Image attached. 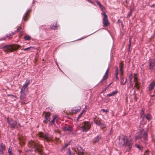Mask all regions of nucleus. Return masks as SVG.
Segmentation results:
<instances>
[{
  "mask_svg": "<svg viewBox=\"0 0 155 155\" xmlns=\"http://www.w3.org/2000/svg\"><path fill=\"white\" fill-rule=\"evenodd\" d=\"M12 148L10 147H9L8 149V153H9V155H12Z\"/></svg>",
  "mask_w": 155,
  "mask_h": 155,
  "instance_id": "obj_29",
  "label": "nucleus"
},
{
  "mask_svg": "<svg viewBox=\"0 0 155 155\" xmlns=\"http://www.w3.org/2000/svg\"><path fill=\"white\" fill-rule=\"evenodd\" d=\"M123 66L124 64L123 63L121 62L120 63V70L121 74H123Z\"/></svg>",
  "mask_w": 155,
  "mask_h": 155,
  "instance_id": "obj_20",
  "label": "nucleus"
},
{
  "mask_svg": "<svg viewBox=\"0 0 155 155\" xmlns=\"http://www.w3.org/2000/svg\"><path fill=\"white\" fill-rule=\"evenodd\" d=\"M112 84V83H110L108 85V87L109 86H110V85L111 84Z\"/></svg>",
  "mask_w": 155,
  "mask_h": 155,
  "instance_id": "obj_49",
  "label": "nucleus"
},
{
  "mask_svg": "<svg viewBox=\"0 0 155 155\" xmlns=\"http://www.w3.org/2000/svg\"><path fill=\"white\" fill-rule=\"evenodd\" d=\"M108 69H107L106 70V72L105 74L102 79V81H104L105 80H107L108 77Z\"/></svg>",
  "mask_w": 155,
  "mask_h": 155,
  "instance_id": "obj_15",
  "label": "nucleus"
},
{
  "mask_svg": "<svg viewBox=\"0 0 155 155\" xmlns=\"http://www.w3.org/2000/svg\"><path fill=\"white\" fill-rule=\"evenodd\" d=\"M91 127V124L88 121H84L83 122V125L78 126L79 129L83 132H86L90 129Z\"/></svg>",
  "mask_w": 155,
  "mask_h": 155,
  "instance_id": "obj_2",
  "label": "nucleus"
},
{
  "mask_svg": "<svg viewBox=\"0 0 155 155\" xmlns=\"http://www.w3.org/2000/svg\"><path fill=\"white\" fill-rule=\"evenodd\" d=\"M149 68L151 70H153L155 68V61L153 60H149Z\"/></svg>",
  "mask_w": 155,
  "mask_h": 155,
  "instance_id": "obj_7",
  "label": "nucleus"
},
{
  "mask_svg": "<svg viewBox=\"0 0 155 155\" xmlns=\"http://www.w3.org/2000/svg\"><path fill=\"white\" fill-rule=\"evenodd\" d=\"M121 145H125L130 148L132 147V144L128 140L127 137L124 136L123 138L121 139Z\"/></svg>",
  "mask_w": 155,
  "mask_h": 155,
  "instance_id": "obj_3",
  "label": "nucleus"
},
{
  "mask_svg": "<svg viewBox=\"0 0 155 155\" xmlns=\"http://www.w3.org/2000/svg\"><path fill=\"white\" fill-rule=\"evenodd\" d=\"M20 47V46L18 45H8L2 47L3 51L6 52H12L14 51L17 50Z\"/></svg>",
  "mask_w": 155,
  "mask_h": 155,
  "instance_id": "obj_1",
  "label": "nucleus"
},
{
  "mask_svg": "<svg viewBox=\"0 0 155 155\" xmlns=\"http://www.w3.org/2000/svg\"><path fill=\"white\" fill-rule=\"evenodd\" d=\"M147 132H145L143 135V137L145 140H147Z\"/></svg>",
  "mask_w": 155,
  "mask_h": 155,
  "instance_id": "obj_31",
  "label": "nucleus"
},
{
  "mask_svg": "<svg viewBox=\"0 0 155 155\" xmlns=\"http://www.w3.org/2000/svg\"><path fill=\"white\" fill-rule=\"evenodd\" d=\"M8 96H14V97H16V96H13V95H8Z\"/></svg>",
  "mask_w": 155,
  "mask_h": 155,
  "instance_id": "obj_46",
  "label": "nucleus"
},
{
  "mask_svg": "<svg viewBox=\"0 0 155 155\" xmlns=\"http://www.w3.org/2000/svg\"><path fill=\"white\" fill-rule=\"evenodd\" d=\"M104 18L103 19V23L104 27H106L109 25L110 23L107 19V16L104 12H103Z\"/></svg>",
  "mask_w": 155,
  "mask_h": 155,
  "instance_id": "obj_4",
  "label": "nucleus"
},
{
  "mask_svg": "<svg viewBox=\"0 0 155 155\" xmlns=\"http://www.w3.org/2000/svg\"><path fill=\"white\" fill-rule=\"evenodd\" d=\"M106 88H105L104 90V91H105L106 90Z\"/></svg>",
  "mask_w": 155,
  "mask_h": 155,
  "instance_id": "obj_52",
  "label": "nucleus"
},
{
  "mask_svg": "<svg viewBox=\"0 0 155 155\" xmlns=\"http://www.w3.org/2000/svg\"><path fill=\"white\" fill-rule=\"evenodd\" d=\"M67 153L68 155H74V151L73 148H69Z\"/></svg>",
  "mask_w": 155,
  "mask_h": 155,
  "instance_id": "obj_14",
  "label": "nucleus"
},
{
  "mask_svg": "<svg viewBox=\"0 0 155 155\" xmlns=\"http://www.w3.org/2000/svg\"><path fill=\"white\" fill-rule=\"evenodd\" d=\"M68 144H69V143H67V144H66L65 145V147H64V148H65V147H67L68 145ZM63 148H64V147H63Z\"/></svg>",
  "mask_w": 155,
  "mask_h": 155,
  "instance_id": "obj_42",
  "label": "nucleus"
},
{
  "mask_svg": "<svg viewBox=\"0 0 155 155\" xmlns=\"http://www.w3.org/2000/svg\"><path fill=\"white\" fill-rule=\"evenodd\" d=\"M29 16V14L28 12L26 13L23 17V19L25 21H26L28 20V18Z\"/></svg>",
  "mask_w": 155,
  "mask_h": 155,
  "instance_id": "obj_23",
  "label": "nucleus"
},
{
  "mask_svg": "<svg viewBox=\"0 0 155 155\" xmlns=\"http://www.w3.org/2000/svg\"><path fill=\"white\" fill-rule=\"evenodd\" d=\"M155 85V83L154 81L151 83L148 86L149 91H151L153 89Z\"/></svg>",
  "mask_w": 155,
  "mask_h": 155,
  "instance_id": "obj_17",
  "label": "nucleus"
},
{
  "mask_svg": "<svg viewBox=\"0 0 155 155\" xmlns=\"http://www.w3.org/2000/svg\"><path fill=\"white\" fill-rule=\"evenodd\" d=\"M30 83V81H27L25 84L23 85L22 88L21 89V94L22 92L24 91V90L28 86Z\"/></svg>",
  "mask_w": 155,
  "mask_h": 155,
  "instance_id": "obj_12",
  "label": "nucleus"
},
{
  "mask_svg": "<svg viewBox=\"0 0 155 155\" xmlns=\"http://www.w3.org/2000/svg\"><path fill=\"white\" fill-rule=\"evenodd\" d=\"M131 43H129V47L130 48V46H131Z\"/></svg>",
  "mask_w": 155,
  "mask_h": 155,
  "instance_id": "obj_43",
  "label": "nucleus"
},
{
  "mask_svg": "<svg viewBox=\"0 0 155 155\" xmlns=\"http://www.w3.org/2000/svg\"><path fill=\"white\" fill-rule=\"evenodd\" d=\"M144 116L148 120H150L152 118V116L151 115L149 114L145 115Z\"/></svg>",
  "mask_w": 155,
  "mask_h": 155,
  "instance_id": "obj_21",
  "label": "nucleus"
},
{
  "mask_svg": "<svg viewBox=\"0 0 155 155\" xmlns=\"http://www.w3.org/2000/svg\"><path fill=\"white\" fill-rule=\"evenodd\" d=\"M53 119L49 123V124L50 125H52L54 124L55 120L58 118V116L56 115H54L53 116Z\"/></svg>",
  "mask_w": 155,
  "mask_h": 155,
  "instance_id": "obj_16",
  "label": "nucleus"
},
{
  "mask_svg": "<svg viewBox=\"0 0 155 155\" xmlns=\"http://www.w3.org/2000/svg\"><path fill=\"white\" fill-rule=\"evenodd\" d=\"M115 75V77H116V80H118V72H116Z\"/></svg>",
  "mask_w": 155,
  "mask_h": 155,
  "instance_id": "obj_37",
  "label": "nucleus"
},
{
  "mask_svg": "<svg viewBox=\"0 0 155 155\" xmlns=\"http://www.w3.org/2000/svg\"><path fill=\"white\" fill-rule=\"evenodd\" d=\"M84 110H83L81 112V113L78 116V118H77V120L78 121L79 119V118L81 117H82L83 114V113L84 112Z\"/></svg>",
  "mask_w": 155,
  "mask_h": 155,
  "instance_id": "obj_25",
  "label": "nucleus"
},
{
  "mask_svg": "<svg viewBox=\"0 0 155 155\" xmlns=\"http://www.w3.org/2000/svg\"><path fill=\"white\" fill-rule=\"evenodd\" d=\"M96 124L99 126H101V125H103V128H105V124L101 123L100 122H96Z\"/></svg>",
  "mask_w": 155,
  "mask_h": 155,
  "instance_id": "obj_28",
  "label": "nucleus"
},
{
  "mask_svg": "<svg viewBox=\"0 0 155 155\" xmlns=\"http://www.w3.org/2000/svg\"><path fill=\"white\" fill-rule=\"evenodd\" d=\"M129 43H131V41L129 40Z\"/></svg>",
  "mask_w": 155,
  "mask_h": 155,
  "instance_id": "obj_48",
  "label": "nucleus"
},
{
  "mask_svg": "<svg viewBox=\"0 0 155 155\" xmlns=\"http://www.w3.org/2000/svg\"><path fill=\"white\" fill-rule=\"evenodd\" d=\"M87 1H88L89 2H91V1L90 0H87Z\"/></svg>",
  "mask_w": 155,
  "mask_h": 155,
  "instance_id": "obj_47",
  "label": "nucleus"
},
{
  "mask_svg": "<svg viewBox=\"0 0 155 155\" xmlns=\"http://www.w3.org/2000/svg\"><path fill=\"white\" fill-rule=\"evenodd\" d=\"M44 134L43 133L41 132L39 133L38 135V136L39 137L42 138H44Z\"/></svg>",
  "mask_w": 155,
  "mask_h": 155,
  "instance_id": "obj_30",
  "label": "nucleus"
},
{
  "mask_svg": "<svg viewBox=\"0 0 155 155\" xmlns=\"http://www.w3.org/2000/svg\"><path fill=\"white\" fill-rule=\"evenodd\" d=\"M131 38H129V40L131 41Z\"/></svg>",
  "mask_w": 155,
  "mask_h": 155,
  "instance_id": "obj_51",
  "label": "nucleus"
},
{
  "mask_svg": "<svg viewBox=\"0 0 155 155\" xmlns=\"http://www.w3.org/2000/svg\"><path fill=\"white\" fill-rule=\"evenodd\" d=\"M151 96H155V94L154 95H151Z\"/></svg>",
  "mask_w": 155,
  "mask_h": 155,
  "instance_id": "obj_53",
  "label": "nucleus"
},
{
  "mask_svg": "<svg viewBox=\"0 0 155 155\" xmlns=\"http://www.w3.org/2000/svg\"><path fill=\"white\" fill-rule=\"evenodd\" d=\"M96 3H97L99 5V6H101L102 7H103V8H104V6H103L102 5H101V4H100V2L99 1H97L96 2Z\"/></svg>",
  "mask_w": 155,
  "mask_h": 155,
  "instance_id": "obj_36",
  "label": "nucleus"
},
{
  "mask_svg": "<svg viewBox=\"0 0 155 155\" xmlns=\"http://www.w3.org/2000/svg\"><path fill=\"white\" fill-rule=\"evenodd\" d=\"M102 111L104 112H107L109 111V110H105L104 109H102Z\"/></svg>",
  "mask_w": 155,
  "mask_h": 155,
  "instance_id": "obj_38",
  "label": "nucleus"
},
{
  "mask_svg": "<svg viewBox=\"0 0 155 155\" xmlns=\"http://www.w3.org/2000/svg\"><path fill=\"white\" fill-rule=\"evenodd\" d=\"M118 91L117 90H115L114 91H113L110 94H107V97H108L110 96H114L116 95Z\"/></svg>",
  "mask_w": 155,
  "mask_h": 155,
  "instance_id": "obj_18",
  "label": "nucleus"
},
{
  "mask_svg": "<svg viewBox=\"0 0 155 155\" xmlns=\"http://www.w3.org/2000/svg\"><path fill=\"white\" fill-rule=\"evenodd\" d=\"M7 120L8 124L10 125L12 129L15 128L17 124V122H14L12 119L9 118H8Z\"/></svg>",
  "mask_w": 155,
  "mask_h": 155,
  "instance_id": "obj_5",
  "label": "nucleus"
},
{
  "mask_svg": "<svg viewBox=\"0 0 155 155\" xmlns=\"http://www.w3.org/2000/svg\"><path fill=\"white\" fill-rule=\"evenodd\" d=\"M14 34H15V33L13 32H12L11 33L7 34L6 35V38H11L12 37V36Z\"/></svg>",
  "mask_w": 155,
  "mask_h": 155,
  "instance_id": "obj_22",
  "label": "nucleus"
},
{
  "mask_svg": "<svg viewBox=\"0 0 155 155\" xmlns=\"http://www.w3.org/2000/svg\"><path fill=\"white\" fill-rule=\"evenodd\" d=\"M44 113L45 114V120H44V122L45 123H47L50 120V116L51 114L50 112H44Z\"/></svg>",
  "mask_w": 155,
  "mask_h": 155,
  "instance_id": "obj_6",
  "label": "nucleus"
},
{
  "mask_svg": "<svg viewBox=\"0 0 155 155\" xmlns=\"http://www.w3.org/2000/svg\"><path fill=\"white\" fill-rule=\"evenodd\" d=\"M135 146L137 148H138L140 150H142V148L140 145L138 144H136Z\"/></svg>",
  "mask_w": 155,
  "mask_h": 155,
  "instance_id": "obj_33",
  "label": "nucleus"
},
{
  "mask_svg": "<svg viewBox=\"0 0 155 155\" xmlns=\"http://www.w3.org/2000/svg\"><path fill=\"white\" fill-rule=\"evenodd\" d=\"M63 130H69V129L67 127H64L63 128Z\"/></svg>",
  "mask_w": 155,
  "mask_h": 155,
  "instance_id": "obj_39",
  "label": "nucleus"
},
{
  "mask_svg": "<svg viewBox=\"0 0 155 155\" xmlns=\"http://www.w3.org/2000/svg\"><path fill=\"white\" fill-rule=\"evenodd\" d=\"M30 143L32 147H33L37 150L38 152H39L40 153H41V150L40 148H38L37 145L33 141L30 142Z\"/></svg>",
  "mask_w": 155,
  "mask_h": 155,
  "instance_id": "obj_9",
  "label": "nucleus"
},
{
  "mask_svg": "<svg viewBox=\"0 0 155 155\" xmlns=\"http://www.w3.org/2000/svg\"><path fill=\"white\" fill-rule=\"evenodd\" d=\"M100 7L102 9H103L104 8H104L103 7H101V6H100Z\"/></svg>",
  "mask_w": 155,
  "mask_h": 155,
  "instance_id": "obj_45",
  "label": "nucleus"
},
{
  "mask_svg": "<svg viewBox=\"0 0 155 155\" xmlns=\"http://www.w3.org/2000/svg\"><path fill=\"white\" fill-rule=\"evenodd\" d=\"M134 81L135 82V87L137 89H139V83L137 80V77L136 75H134Z\"/></svg>",
  "mask_w": 155,
  "mask_h": 155,
  "instance_id": "obj_10",
  "label": "nucleus"
},
{
  "mask_svg": "<svg viewBox=\"0 0 155 155\" xmlns=\"http://www.w3.org/2000/svg\"><path fill=\"white\" fill-rule=\"evenodd\" d=\"M31 49V50L34 49L35 48L33 47H30L27 48H24L23 50L25 51H26L28 50Z\"/></svg>",
  "mask_w": 155,
  "mask_h": 155,
  "instance_id": "obj_26",
  "label": "nucleus"
},
{
  "mask_svg": "<svg viewBox=\"0 0 155 155\" xmlns=\"http://www.w3.org/2000/svg\"><path fill=\"white\" fill-rule=\"evenodd\" d=\"M5 146L2 143H1L0 145V153L1 154L4 153V151L5 150Z\"/></svg>",
  "mask_w": 155,
  "mask_h": 155,
  "instance_id": "obj_11",
  "label": "nucleus"
},
{
  "mask_svg": "<svg viewBox=\"0 0 155 155\" xmlns=\"http://www.w3.org/2000/svg\"><path fill=\"white\" fill-rule=\"evenodd\" d=\"M50 137V136L48 135H44V138H45L47 140H48Z\"/></svg>",
  "mask_w": 155,
  "mask_h": 155,
  "instance_id": "obj_27",
  "label": "nucleus"
},
{
  "mask_svg": "<svg viewBox=\"0 0 155 155\" xmlns=\"http://www.w3.org/2000/svg\"><path fill=\"white\" fill-rule=\"evenodd\" d=\"M24 38L25 41L29 40L31 39V38L30 36L29 35H26L24 37Z\"/></svg>",
  "mask_w": 155,
  "mask_h": 155,
  "instance_id": "obj_24",
  "label": "nucleus"
},
{
  "mask_svg": "<svg viewBox=\"0 0 155 155\" xmlns=\"http://www.w3.org/2000/svg\"><path fill=\"white\" fill-rule=\"evenodd\" d=\"M102 128H103V125H101V126H100Z\"/></svg>",
  "mask_w": 155,
  "mask_h": 155,
  "instance_id": "obj_44",
  "label": "nucleus"
},
{
  "mask_svg": "<svg viewBox=\"0 0 155 155\" xmlns=\"http://www.w3.org/2000/svg\"><path fill=\"white\" fill-rule=\"evenodd\" d=\"M76 152L79 154H82L85 153V150L83 149L80 146H78L77 147Z\"/></svg>",
  "mask_w": 155,
  "mask_h": 155,
  "instance_id": "obj_8",
  "label": "nucleus"
},
{
  "mask_svg": "<svg viewBox=\"0 0 155 155\" xmlns=\"http://www.w3.org/2000/svg\"><path fill=\"white\" fill-rule=\"evenodd\" d=\"M21 27H20V28H18L17 29V31L18 32H19L20 30L21 29Z\"/></svg>",
  "mask_w": 155,
  "mask_h": 155,
  "instance_id": "obj_40",
  "label": "nucleus"
},
{
  "mask_svg": "<svg viewBox=\"0 0 155 155\" xmlns=\"http://www.w3.org/2000/svg\"><path fill=\"white\" fill-rule=\"evenodd\" d=\"M90 2V3H92V4H93V2L92 1H91V2Z\"/></svg>",
  "mask_w": 155,
  "mask_h": 155,
  "instance_id": "obj_50",
  "label": "nucleus"
},
{
  "mask_svg": "<svg viewBox=\"0 0 155 155\" xmlns=\"http://www.w3.org/2000/svg\"><path fill=\"white\" fill-rule=\"evenodd\" d=\"M133 87V84L132 83V81L130 82V85L128 86V88H131Z\"/></svg>",
  "mask_w": 155,
  "mask_h": 155,
  "instance_id": "obj_32",
  "label": "nucleus"
},
{
  "mask_svg": "<svg viewBox=\"0 0 155 155\" xmlns=\"http://www.w3.org/2000/svg\"><path fill=\"white\" fill-rule=\"evenodd\" d=\"M57 27L56 25H52L51 26V28L53 29H55Z\"/></svg>",
  "mask_w": 155,
  "mask_h": 155,
  "instance_id": "obj_35",
  "label": "nucleus"
},
{
  "mask_svg": "<svg viewBox=\"0 0 155 155\" xmlns=\"http://www.w3.org/2000/svg\"><path fill=\"white\" fill-rule=\"evenodd\" d=\"M126 79H124L123 77H121L120 84L122 85H125L127 82Z\"/></svg>",
  "mask_w": 155,
  "mask_h": 155,
  "instance_id": "obj_19",
  "label": "nucleus"
},
{
  "mask_svg": "<svg viewBox=\"0 0 155 155\" xmlns=\"http://www.w3.org/2000/svg\"><path fill=\"white\" fill-rule=\"evenodd\" d=\"M129 80H130V81H132V75L131 74L129 76Z\"/></svg>",
  "mask_w": 155,
  "mask_h": 155,
  "instance_id": "obj_34",
  "label": "nucleus"
},
{
  "mask_svg": "<svg viewBox=\"0 0 155 155\" xmlns=\"http://www.w3.org/2000/svg\"><path fill=\"white\" fill-rule=\"evenodd\" d=\"M118 67H116V72H118Z\"/></svg>",
  "mask_w": 155,
  "mask_h": 155,
  "instance_id": "obj_41",
  "label": "nucleus"
},
{
  "mask_svg": "<svg viewBox=\"0 0 155 155\" xmlns=\"http://www.w3.org/2000/svg\"><path fill=\"white\" fill-rule=\"evenodd\" d=\"M81 108L80 107H78L73 109L71 110L72 112L74 114H75L79 112L81 110Z\"/></svg>",
  "mask_w": 155,
  "mask_h": 155,
  "instance_id": "obj_13",
  "label": "nucleus"
},
{
  "mask_svg": "<svg viewBox=\"0 0 155 155\" xmlns=\"http://www.w3.org/2000/svg\"><path fill=\"white\" fill-rule=\"evenodd\" d=\"M19 126H20V124H18Z\"/></svg>",
  "mask_w": 155,
  "mask_h": 155,
  "instance_id": "obj_54",
  "label": "nucleus"
}]
</instances>
